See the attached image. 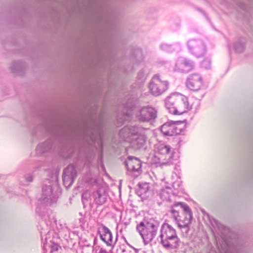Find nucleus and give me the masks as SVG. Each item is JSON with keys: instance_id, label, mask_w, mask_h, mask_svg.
Here are the masks:
<instances>
[{"instance_id": "nucleus-1", "label": "nucleus", "mask_w": 253, "mask_h": 253, "mask_svg": "<svg viewBox=\"0 0 253 253\" xmlns=\"http://www.w3.org/2000/svg\"><path fill=\"white\" fill-rule=\"evenodd\" d=\"M147 129L136 126H129L123 128L119 132L121 137L129 143L135 150L145 148L148 139Z\"/></svg>"}, {"instance_id": "nucleus-2", "label": "nucleus", "mask_w": 253, "mask_h": 253, "mask_svg": "<svg viewBox=\"0 0 253 253\" xmlns=\"http://www.w3.org/2000/svg\"><path fill=\"white\" fill-rule=\"evenodd\" d=\"M169 212L177 226L182 229L189 225L192 219V212L185 203L178 202L173 204Z\"/></svg>"}, {"instance_id": "nucleus-3", "label": "nucleus", "mask_w": 253, "mask_h": 253, "mask_svg": "<svg viewBox=\"0 0 253 253\" xmlns=\"http://www.w3.org/2000/svg\"><path fill=\"white\" fill-rule=\"evenodd\" d=\"M165 106L169 112L173 115H181L192 108L189 104L188 98L179 93H173L167 97Z\"/></svg>"}, {"instance_id": "nucleus-4", "label": "nucleus", "mask_w": 253, "mask_h": 253, "mask_svg": "<svg viewBox=\"0 0 253 253\" xmlns=\"http://www.w3.org/2000/svg\"><path fill=\"white\" fill-rule=\"evenodd\" d=\"M160 238L161 244L167 250L176 249L181 243L175 229L166 222L161 226Z\"/></svg>"}, {"instance_id": "nucleus-5", "label": "nucleus", "mask_w": 253, "mask_h": 253, "mask_svg": "<svg viewBox=\"0 0 253 253\" xmlns=\"http://www.w3.org/2000/svg\"><path fill=\"white\" fill-rule=\"evenodd\" d=\"M158 225L154 221L144 219L136 226V230L145 244L150 243L156 236Z\"/></svg>"}, {"instance_id": "nucleus-6", "label": "nucleus", "mask_w": 253, "mask_h": 253, "mask_svg": "<svg viewBox=\"0 0 253 253\" xmlns=\"http://www.w3.org/2000/svg\"><path fill=\"white\" fill-rule=\"evenodd\" d=\"M135 117L139 122L149 123L157 118V111L150 105L143 106L136 111Z\"/></svg>"}, {"instance_id": "nucleus-7", "label": "nucleus", "mask_w": 253, "mask_h": 253, "mask_svg": "<svg viewBox=\"0 0 253 253\" xmlns=\"http://www.w3.org/2000/svg\"><path fill=\"white\" fill-rule=\"evenodd\" d=\"M185 127L182 122L171 121L163 124L161 127V131L165 136H175L181 134Z\"/></svg>"}, {"instance_id": "nucleus-8", "label": "nucleus", "mask_w": 253, "mask_h": 253, "mask_svg": "<svg viewBox=\"0 0 253 253\" xmlns=\"http://www.w3.org/2000/svg\"><path fill=\"white\" fill-rule=\"evenodd\" d=\"M167 81L162 80L159 75H155L149 85L151 93L154 96H159L163 94L168 88Z\"/></svg>"}, {"instance_id": "nucleus-9", "label": "nucleus", "mask_w": 253, "mask_h": 253, "mask_svg": "<svg viewBox=\"0 0 253 253\" xmlns=\"http://www.w3.org/2000/svg\"><path fill=\"white\" fill-rule=\"evenodd\" d=\"M157 149L158 153L161 155V158H159L160 166L172 164L174 152L171 147L169 145L160 144Z\"/></svg>"}, {"instance_id": "nucleus-10", "label": "nucleus", "mask_w": 253, "mask_h": 253, "mask_svg": "<svg viewBox=\"0 0 253 253\" xmlns=\"http://www.w3.org/2000/svg\"><path fill=\"white\" fill-rule=\"evenodd\" d=\"M187 46L190 53L197 58L204 56L206 53V45L200 40H190L187 42Z\"/></svg>"}, {"instance_id": "nucleus-11", "label": "nucleus", "mask_w": 253, "mask_h": 253, "mask_svg": "<svg viewBox=\"0 0 253 253\" xmlns=\"http://www.w3.org/2000/svg\"><path fill=\"white\" fill-rule=\"evenodd\" d=\"M97 232L99 234L101 240L105 243L107 246L111 247L112 249L114 247L118 239L117 235L115 240H113L112 234L110 230L102 223L100 224Z\"/></svg>"}, {"instance_id": "nucleus-12", "label": "nucleus", "mask_w": 253, "mask_h": 253, "mask_svg": "<svg viewBox=\"0 0 253 253\" xmlns=\"http://www.w3.org/2000/svg\"><path fill=\"white\" fill-rule=\"evenodd\" d=\"M185 84L186 87L190 90L194 91H198L203 85L202 77L198 73L191 74L187 77Z\"/></svg>"}, {"instance_id": "nucleus-13", "label": "nucleus", "mask_w": 253, "mask_h": 253, "mask_svg": "<svg viewBox=\"0 0 253 253\" xmlns=\"http://www.w3.org/2000/svg\"><path fill=\"white\" fill-rule=\"evenodd\" d=\"M76 176V170L73 165L68 166L64 170L62 179L63 184L66 188H69L71 187Z\"/></svg>"}, {"instance_id": "nucleus-14", "label": "nucleus", "mask_w": 253, "mask_h": 253, "mask_svg": "<svg viewBox=\"0 0 253 253\" xmlns=\"http://www.w3.org/2000/svg\"><path fill=\"white\" fill-rule=\"evenodd\" d=\"M42 198L45 203L49 205L56 202V198L52 191V185L49 180L42 186Z\"/></svg>"}, {"instance_id": "nucleus-15", "label": "nucleus", "mask_w": 253, "mask_h": 253, "mask_svg": "<svg viewBox=\"0 0 253 253\" xmlns=\"http://www.w3.org/2000/svg\"><path fill=\"white\" fill-rule=\"evenodd\" d=\"M126 169L132 172L140 173L141 171V162L135 157L129 156L124 162Z\"/></svg>"}, {"instance_id": "nucleus-16", "label": "nucleus", "mask_w": 253, "mask_h": 253, "mask_svg": "<svg viewBox=\"0 0 253 253\" xmlns=\"http://www.w3.org/2000/svg\"><path fill=\"white\" fill-rule=\"evenodd\" d=\"M194 63L193 61L185 58L176 63L175 69L182 72H188L194 68Z\"/></svg>"}, {"instance_id": "nucleus-17", "label": "nucleus", "mask_w": 253, "mask_h": 253, "mask_svg": "<svg viewBox=\"0 0 253 253\" xmlns=\"http://www.w3.org/2000/svg\"><path fill=\"white\" fill-rule=\"evenodd\" d=\"M94 201L98 206L103 205L107 200V193L105 189L100 187L92 194Z\"/></svg>"}, {"instance_id": "nucleus-18", "label": "nucleus", "mask_w": 253, "mask_h": 253, "mask_svg": "<svg viewBox=\"0 0 253 253\" xmlns=\"http://www.w3.org/2000/svg\"><path fill=\"white\" fill-rule=\"evenodd\" d=\"M160 197L163 201L168 203L175 202V197L172 193V190L169 187H166L161 190L160 193Z\"/></svg>"}, {"instance_id": "nucleus-19", "label": "nucleus", "mask_w": 253, "mask_h": 253, "mask_svg": "<svg viewBox=\"0 0 253 253\" xmlns=\"http://www.w3.org/2000/svg\"><path fill=\"white\" fill-rule=\"evenodd\" d=\"M201 211L203 214L204 215V216L207 218L208 220L210 221L211 225L214 228H217L218 229H220L222 228V225L220 223H219V222L216 219L211 216L205 210H201Z\"/></svg>"}, {"instance_id": "nucleus-20", "label": "nucleus", "mask_w": 253, "mask_h": 253, "mask_svg": "<svg viewBox=\"0 0 253 253\" xmlns=\"http://www.w3.org/2000/svg\"><path fill=\"white\" fill-rule=\"evenodd\" d=\"M139 189L137 191V194L139 196H142L147 193L149 190V184L148 183L144 182L138 184Z\"/></svg>"}, {"instance_id": "nucleus-21", "label": "nucleus", "mask_w": 253, "mask_h": 253, "mask_svg": "<svg viewBox=\"0 0 253 253\" xmlns=\"http://www.w3.org/2000/svg\"><path fill=\"white\" fill-rule=\"evenodd\" d=\"M88 198L89 194H88L87 191H85L83 193L82 195V200L84 207L85 206V204L87 203Z\"/></svg>"}, {"instance_id": "nucleus-22", "label": "nucleus", "mask_w": 253, "mask_h": 253, "mask_svg": "<svg viewBox=\"0 0 253 253\" xmlns=\"http://www.w3.org/2000/svg\"><path fill=\"white\" fill-rule=\"evenodd\" d=\"M202 67L205 69H208L211 66V61L208 58H206L203 60L201 63Z\"/></svg>"}, {"instance_id": "nucleus-23", "label": "nucleus", "mask_w": 253, "mask_h": 253, "mask_svg": "<svg viewBox=\"0 0 253 253\" xmlns=\"http://www.w3.org/2000/svg\"><path fill=\"white\" fill-rule=\"evenodd\" d=\"M234 48L236 52H241L244 50V45L240 43H236L234 45Z\"/></svg>"}, {"instance_id": "nucleus-24", "label": "nucleus", "mask_w": 253, "mask_h": 253, "mask_svg": "<svg viewBox=\"0 0 253 253\" xmlns=\"http://www.w3.org/2000/svg\"><path fill=\"white\" fill-rule=\"evenodd\" d=\"M51 247V252H57L59 249H61V247L59 245V244L55 243L54 242H53L50 246Z\"/></svg>"}, {"instance_id": "nucleus-25", "label": "nucleus", "mask_w": 253, "mask_h": 253, "mask_svg": "<svg viewBox=\"0 0 253 253\" xmlns=\"http://www.w3.org/2000/svg\"><path fill=\"white\" fill-rule=\"evenodd\" d=\"M25 184L28 185L30 183L32 182L33 180V177L32 175L29 174L25 177Z\"/></svg>"}]
</instances>
